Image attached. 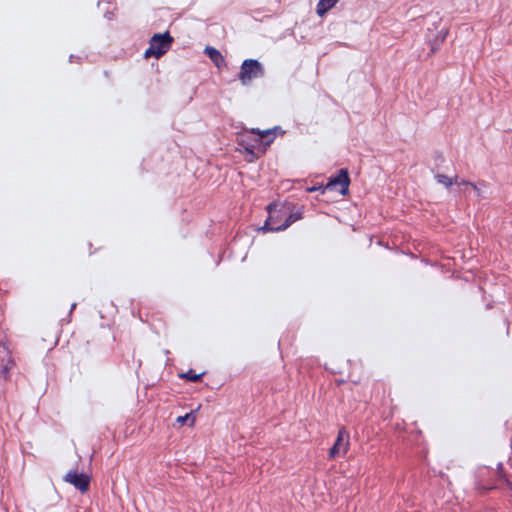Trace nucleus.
Here are the masks:
<instances>
[{
  "instance_id": "f257e3e1",
  "label": "nucleus",
  "mask_w": 512,
  "mask_h": 512,
  "mask_svg": "<svg viewBox=\"0 0 512 512\" xmlns=\"http://www.w3.org/2000/svg\"><path fill=\"white\" fill-rule=\"evenodd\" d=\"M264 74V67L258 60L246 59L241 64L238 77L243 85H249L254 79L262 78Z\"/></svg>"
},
{
  "instance_id": "f03ea898",
  "label": "nucleus",
  "mask_w": 512,
  "mask_h": 512,
  "mask_svg": "<svg viewBox=\"0 0 512 512\" xmlns=\"http://www.w3.org/2000/svg\"><path fill=\"white\" fill-rule=\"evenodd\" d=\"M172 41L173 38L170 36L169 32L154 34L150 40V46L145 51L144 56L146 58L151 56H154L157 59L160 58L169 50Z\"/></svg>"
},
{
  "instance_id": "7ed1b4c3",
  "label": "nucleus",
  "mask_w": 512,
  "mask_h": 512,
  "mask_svg": "<svg viewBox=\"0 0 512 512\" xmlns=\"http://www.w3.org/2000/svg\"><path fill=\"white\" fill-rule=\"evenodd\" d=\"M277 204L276 203H270L267 206V211L269 213V217L265 221L264 225L260 228V230L264 232H277V231H283L287 229L291 224H293L295 221L302 218V214L300 211L291 213L286 220L278 226H274L272 224L273 222V212L276 211Z\"/></svg>"
},
{
  "instance_id": "20e7f679",
  "label": "nucleus",
  "mask_w": 512,
  "mask_h": 512,
  "mask_svg": "<svg viewBox=\"0 0 512 512\" xmlns=\"http://www.w3.org/2000/svg\"><path fill=\"white\" fill-rule=\"evenodd\" d=\"M434 29L428 28L426 34V42L430 47V53L434 54L440 49L441 44L445 41L448 30L445 27L439 28L438 25L433 24Z\"/></svg>"
},
{
  "instance_id": "39448f33",
  "label": "nucleus",
  "mask_w": 512,
  "mask_h": 512,
  "mask_svg": "<svg viewBox=\"0 0 512 512\" xmlns=\"http://www.w3.org/2000/svg\"><path fill=\"white\" fill-rule=\"evenodd\" d=\"M64 481L73 485L81 493L89 490L90 477L87 474L79 473L77 470H70L65 476Z\"/></svg>"
},
{
  "instance_id": "423d86ee",
  "label": "nucleus",
  "mask_w": 512,
  "mask_h": 512,
  "mask_svg": "<svg viewBox=\"0 0 512 512\" xmlns=\"http://www.w3.org/2000/svg\"><path fill=\"white\" fill-rule=\"evenodd\" d=\"M350 178L347 169H340L335 177H331L325 186L327 190H333L340 186L339 192L345 196L349 191Z\"/></svg>"
},
{
  "instance_id": "0eeeda50",
  "label": "nucleus",
  "mask_w": 512,
  "mask_h": 512,
  "mask_svg": "<svg viewBox=\"0 0 512 512\" xmlns=\"http://www.w3.org/2000/svg\"><path fill=\"white\" fill-rule=\"evenodd\" d=\"M349 447V434L342 428L338 432L337 439L334 445L329 450V457L335 458L336 456L345 455Z\"/></svg>"
},
{
  "instance_id": "6e6552de",
  "label": "nucleus",
  "mask_w": 512,
  "mask_h": 512,
  "mask_svg": "<svg viewBox=\"0 0 512 512\" xmlns=\"http://www.w3.org/2000/svg\"><path fill=\"white\" fill-rule=\"evenodd\" d=\"M13 365L9 349L0 341V380L9 378V370Z\"/></svg>"
},
{
  "instance_id": "1a4fd4ad",
  "label": "nucleus",
  "mask_w": 512,
  "mask_h": 512,
  "mask_svg": "<svg viewBox=\"0 0 512 512\" xmlns=\"http://www.w3.org/2000/svg\"><path fill=\"white\" fill-rule=\"evenodd\" d=\"M277 130H281V127L276 126L272 129L267 130H259V129H252L251 133L255 134L257 138L255 139L256 143L258 144V148H260L261 145H263L262 153L265 152L266 147L269 146L275 139V132Z\"/></svg>"
},
{
  "instance_id": "9d476101",
  "label": "nucleus",
  "mask_w": 512,
  "mask_h": 512,
  "mask_svg": "<svg viewBox=\"0 0 512 512\" xmlns=\"http://www.w3.org/2000/svg\"><path fill=\"white\" fill-rule=\"evenodd\" d=\"M204 53L210 58V60L213 62V64L220 68L225 64V59L222 56V54L214 47L207 46L204 49Z\"/></svg>"
},
{
  "instance_id": "9b49d317",
  "label": "nucleus",
  "mask_w": 512,
  "mask_h": 512,
  "mask_svg": "<svg viewBox=\"0 0 512 512\" xmlns=\"http://www.w3.org/2000/svg\"><path fill=\"white\" fill-rule=\"evenodd\" d=\"M338 2L339 0H319L316 5V14L319 17H324Z\"/></svg>"
},
{
  "instance_id": "f8f14e48",
  "label": "nucleus",
  "mask_w": 512,
  "mask_h": 512,
  "mask_svg": "<svg viewBox=\"0 0 512 512\" xmlns=\"http://www.w3.org/2000/svg\"><path fill=\"white\" fill-rule=\"evenodd\" d=\"M239 145H241L248 154H251L253 157H255V149L258 147V144L256 142L254 144L248 142L246 136L243 135L241 136Z\"/></svg>"
},
{
  "instance_id": "ddd939ff",
  "label": "nucleus",
  "mask_w": 512,
  "mask_h": 512,
  "mask_svg": "<svg viewBox=\"0 0 512 512\" xmlns=\"http://www.w3.org/2000/svg\"><path fill=\"white\" fill-rule=\"evenodd\" d=\"M435 180L438 184H441L446 188H450L454 184V178H450L440 173L435 175Z\"/></svg>"
},
{
  "instance_id": "4468645a",
  "label": "nucleus",
  "mask_w": 512,
  "mask_h": 512,
  "mask_svg": "<svg viewBox=\"0 0 512 512\" xmlns=\"http://www.w3.org/2000/svg\"><path fill=\"white\" fill-rule=\"evenodd\" d=\"M204 373L196 374L193 370H189L188 372L181 374L180 377L191 382H197L201 379Z\"/></svg>"
},
{
  "instance_id": "2eb2a0df",
  "label": "nucleus",
  "mask_w": 512,
  "mask_h": 512,
  "mask_svg": "<svg viewBox=\"0 0 512 512\" xmlns=\"http://www.w3.org/2000/svg\"><path fill=\"white\" fill-rule=\"evenodd\" d=\"M191 421L190 425H193L194 424V421H195V417L193 416V413L190 412V413H187L183 416H179L176 421L180 424H184L186 423L187 421Z\"/></svg>"
},
{
  "instance_id": "dca6fc26",
  "label": "nucleus",
  "mask_w": 512,
  "mask_h": 512,
  "mask_svg": "<svg viewBox=\"0 0 512 512\" xmlns=\"http://www.w3.org/2000/svg\"><path fill=\"white\" fill-rule=\"evenodd\" d=\"M482 186L486 187V185L484 183H480V184H471V187L473 188V190L475 191L476 195L479 197V198H483L485 197L484 195V191L482 189Z\"/></svg>"
},
{
  "instance_id": "f3484780",
  "label": "nucleus",
  "mask_w": 512,
  "mask_h": 512,
  "mask_svg": "<svg viewBox=\"0 0 512 512\" xmlns=\"http://www.w3.org/2000/svg\"><path fill=\"white\" fill-rule=\"evenodd\" d=\"M454 184H458V185H470L473 184L472 182H469V181H466V180H462V181H458V177L455 176L454 177Z\"/></svg>"
},
{
  "instance_id": "a211bd4d",
  "label": "nucleus",
  "mask_w": 512,
  "mask_h": 512,
  "mask_svg": "<svg viewBox=\"0 0 512 512\" xmlns=\"http://www.w3.org/2000/svg\"><path fill=\"white\" fill-rule=\"evenodd\" d=\"M318 190H321V192L324 193L327 189H325V187H322V186H319V187L313 186V187H310L307 189V191H309V192H314V191H318Z\"/></svg>"
},
{
  "instance_id": "6ab92c4d",
  "label": "nucleus",
  "mask_w": 512,
  "mask_h": 512,
  "mask_svg": "<svg viewBox=\"0 0 512 512\" xmlns=\"http://www.w3.org/2000/svg\"><path fill=\"white\" fill-rule=\"evenodd\" d=\"M75 307H76V303H73V304H72V306H71V311H72L73 309H75Z\"/></svg>"
}]
</instances>
